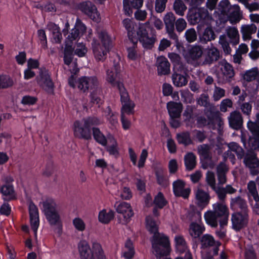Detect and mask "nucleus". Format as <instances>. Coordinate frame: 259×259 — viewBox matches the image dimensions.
Returning <instances> with one entry per match:
<instances>
[{"label": "nucleus", "mask_w": 259, "mask_h": 259, "mask_svg": "<svg viewBox=\"0 0 259 259\" xmlns=\"http://www.w3.org/2000/svg\"><path fill=\"white\" fill-rule=\"evenodd\" d=\"M101 124L100 120L95 116H89L81 120H76L73 124L74 136L79 139H92V130L93 126Z\"/></svg>", "instance_id": "1"}, {"label": "nucleus", "mask_w": 259, "mask_h": 259, "mask_svg": "<svg viewBox=\"0 0 259 259\" xmlns=\"http://www.w3.org/2000/svg\"><path fill=\"white\" fill-rule=\"evenodd\" d=\"M136 41H131L135 42V46H137L139 41L144 49L152 50L157 41L156 30L154 28L146 29L144 26L138 27L136 30Z\"/></svg>", "instance_id": "2"}, {"label": "nucleus", "mask_w": 259, "mask_h": 259, "mask_svg": "<svg viewBox=\"0 0 259 259\" xmlns=\"http://www.w3.org/2000/svg\"><path fill=\"white\" fill-rule=\"evenodd\" d=\"M78 250L81 259H95L94 253L97 259H106L101 244L97 242L93 243L92 250L85 241H81L78 244Z\"/></svg>", "instance_id": "3"}, {"label": "nucleus", "mask_w": 259, "mask_h": 259, "mask_svg": "<svg viewBox=\"0 0 259 259\" xmlns=\"http://www.w3.org/2000/svg\"><path fill=\"white\" fill-rule=\"evenodd\" d=\"M152 247L156 254L160 256H166L170 252V242L168 237L162 233L153 235L151 238Z\"/></svg>", "instance_id": "4"}, {"label": "nucleus", "mask_w": 259, "mask_h": 259, "mask_svg": "<svg viewBox=\"0 0 259 259\" xmlns=\"http://www.w3.org/2000/svg\"><path fill=\"white\" fill-rule=\"evenodd\" d=\"M197 103L201 106H203L206 108L205 114L211 122L217 120L219 122V125L220 126L223 124V119L220 116V111L217 110L215 107L212 104H210L208 96L206 94H202L200 97L197 99Z\"/></svg>", "instance_id": "5"}, {"label": "nucleus", "mask_w": 259, "mask_h": 259, "mask_svg": "<svg viewBox=\"0 0 259 259\" xmlns=\"http://www.w3.org/2000/svg\"><path fill=\"white\" fill-rule=\"evenodd\" d=\"M38 84L48 92H51L54 90V83L51 78L49 71L45 68L39 69L38 75L36 77Z\"/></svg>", "instance_id": "6"}, {"label": "nucleus", "mask_w": 259, "mask_h": 259, "mask_svg": "<svg viewBox=\"0 0 259 259\" xmlns=\"http://www.w3.org/2000/svg\"><path fill=\"white\" fill-rule=\"evenodd\" d=\"M76 86L82 93L88 92L99 85L96 76H82L79 78L75 83Z\"/></svg>", "instance_id": "7"}, {"label": "nucleus", "mask_w": 259, "mask_h": 259, "mask_svg": "<svg viewBox=\"0 0 259 259\" xmlns=\"http://www.w3.org/2000/svg\"><path fill=\"white\" fill-rule=\"evenodd\" d=\"M231 220L232 228L236 231H240L247 226L249 221V214L234 211L231 214Z\"/></svg>", "instance_id": "8"}, {"label": "nucleus", "mask_w": 259, "mask_h": 259, "mask_svg": "<svg viewBox=\"0 0 259 259\" xmlns=\"http://www.w3.org/2000/svg\"><path fill=\"white\" fill-rule=\"evenodd\" d=\"M243 159L244 164L246 167L250 169L251 174L253 175H257L259 162L257 154L252 150H247Z\"/></svg>", "instance_id": "9"}, {"label": "nucleus", "mask_w": 259, "mask_h": 259, "mask_svg": "<svg viewBox=\"0 0 259 259\" xmlns=\"http://www.w3.org/2000/svg\"><path fill=\"white\" fill-rule=\"evenodd\" d=\"M214 213L219 217L220 225L221 227L227 225L229 215V209L224 202H217L212 205Z\"/></svg>", "instance_id": "10"}, {"label": "nucleus", "mask_w": 259, "mask_h": 259, "mask_svg": "<svg viewBox=\"0 0 259 259\" xmlns=\"http://www.w3.org/2000/svg\"><path fill=\"white\" fill-rule=\"evenodd\" d=\"M197 32L202 43H206L207 41L214 40L216 35L211 26L201 22L198 24Z\"/></svg>", "instance_id": "11"}, {"label": "nucleus", "mask_w": 259, "mask_h": 259, "mask_svg": "<svg viewBox=\"0 0 259 259\" xmlns=\"http://www.w3.org/2000/svg\"><path fill=\"white\" fill-rule=\"evenodd\" d=\"M78 8L79 10L93 21L98 22L100 20V14L98 12L97 8L92 2L87 1L80 3Z\"/></svg>", "instance_id": "12"}, {"label": "nucleus", "mask_w": 259, "mask_h": 259, "mask_svg": "<svg viewBox=\"0 0 259 259\" xmlns=\"http://www.w3.org/2000/svg\"><path fill=\"white\" fill-rule=\"evenodd\" d=\"M163 21L169 37L177 43L178 42V37L174 32L176 17L174 13L172 12L167 13L163 17Z\"/></svg>", "instance_id": "13"}, {"label": "nucleus", "mask_w": 259, "mask_h": 259, "mask_svg": "<svg viewBox=\"0 0 259 259\" xmlns=\"http://www.w3.org/2000/svg\"><path fill=\"white\" fill-rule=\"evenodd\" d=\"M230 206L231 209L235 211L249 213L247 201L240 196L231 199Z\"/></svg>", "instance_id": "14"}, {"label": "nucleus", "mask_w": 259, "mask_h": 259, "mask_svg": "<svg viewBox=\"0 0 259 259\" xmlns=\"http://www.w3.org/2000/svg\"><path fill=\"white\" fill-rule=\"evenodd\" d=\"M173 192L176 197H182L185 199L188 198L190 193V189H185V183L181 180L175 181L173 184Z\"/></svg>", "instance_id": "15"}, {"label": "nucleus", "mask_w": 259, "mask_h": 259, "mask_svg": "<svg viewBox=\"0 0 259 259\" xmlns=\"http://www.w3.org/2000/svg\"><path fill=\"white\" fill-rule=\"evenodd\" d=\"M29 213L31 227L36 235L39 223L38 211L36 206L32 202L29 206Z\"/></svg>", "instance_id": "16"}, {"label": "nucleus", "mask_w": 259, "mask_h": 259, "mask_svg": "<svg viewBox=\"0 0 259 259\" xmlns=\"http://www.w3.org/2000/svg\"><path fill=\"white\" fill-rule=\"evenodd\" d=\"M120 70V66L118 62H114L113 68L112 70L108 69L106 71L107 81L110 83L113 87H117L118 83H123L117 80L118 74Z\"/></svg>", "instance_id": "17"}, {"label": "nucleus", "mask_w": 259, "mask_h": 259, "mask_svg": "<svg viewBox=\"0 0 259 259\" xmlns=\"http://www.w3.org/2000/svg\"><path fill=\"white\" fill-rule=\"evenodd\" d=\"M93 52L96 60L98 61H104L107 58V54L109 51L101 46V44L94 40L92 44Z\"/></svg>", "instance_id": "18"}, {"label": "nucleus", "mask_w": 259, "mask_h": 259, "mask_svg": "<svg viewBox=\"0 0 259 259\" xmlns=\"http://www.w3.org/2000/svg\"><path fill=\"white\" fill-rule=\"evenodd\" d=\"M156 66L158 75H166L170 73V63L164 56L158 57L156 59Z\"/></svg>", "instance_id": "19"}, {"label": "nucleus", "mask_w": 259, "mask_h": 259, "mask_svg": "<svg viewBox=\"0 0 259 259\" xmlns=\"http://www.w3.org/2000/svg\"><path fill=\"white\" fill-rule=\"evenodd\" d=\"M116 210L118 213L122 215L126 223L130 221L134 214L130 204L125 202L119 203L116 206Z\"/></svg>", "instance_id": "20"}, {"label": "nucleus", "mask_w": 259, "mask_h": 259, "mask_svg": "<svg viewBox=\"0 0 259 259\" xmlns=\"http://www.w3.org/2000/svg\"><path fill=\"white\" fill-rule=\"evenodd\" d=\"M166 107L171 118L180 117L183 110V105L181 102L170 101L167 103Z\"/></svg>", "instance_id": "21"}, {"label": "nucleus", "mask_w": 259, "mask_h": 259, "mask_svg": "<svg viewBox=\"0 0 259 259\" xmlns=\"http://www.w3.org/2000/svg\"><path fill=\"white\" fill-rule=\"evenodd\" d=\"M230 126L236 130L241 128L243 125V118L241 113L237 111H234L230 113L229 117Z\"/></svg>", "instance_id": "22"}, {"label": "nucleus", "mask_w": 259, "mask_h": 259, "mask_svg": "<svg viewBox=\"0 0 259 259\" xmlns=\"http://www.w3.org/2000/svg\"><path fill=\"white\" fill-rule=\"evenodd\" d=\"M229 168L225 163L221 162L216 167V174L218 181V185H223L227 182V174Z\"/></svg>", "instance_id": "23"}, {"label": "nucleus", "mask_w": 259, "mask_h": 259, "mask_svg": "<svg viewBox=\"0 0 259 259\" xmlns=\"http://www.w3.org/2000/svg\"><path fill=\"white\" fill-rule=\"evenodd\" d=\"M143 0H131L130 5L129 0H123V11L124 14L127 16H131L133 14L132 9H139L143 5Z\"/></svg>", "instance_id": "24"}, {"label": "nucleus", "mask_w": 259, "mask_h": 259, "mask_svg": "<svg viewBox=\"0 0 259 259\" xmlns=\"http://www.w3.org/2000/svg\"><path fill=\"white\" fill-rule=\"evenodd\" d=\"M221 57L220 51L215 47H212L206 51L204 63L211 64L219 60Z\"/></svg>", "instance_id": "25"}, {"label": "nucleus", "mask_w": 259, "mask_h": 259, "mask_svg": "<svg viewBox=\"0 0 259 259\" xmlns=\"http://www.w3.org/2000/svg\"><path fill=\"white\" fill-rule=\"evenodd\" d=\"M195 195L198 202L197 204L199 206L204 207L208 204L210 199L208 193L205 192L201 189H198L196 192Z\"/></svg>", "instance_id": "26"}, {"label": "nucleus", "mask_w": 259, "mask_h": 259, "mask_svg": "<svg viewBox=\"0 0 259 259\" xmlns=\"http://www.w3.org/2000/svg\"><path fill=\"white\" fill-rule=\"evenodd\" d=\"M1 192L4 196V200L9 201L17 199V194L13 186L3 185L1 188Z\"/></svg>", "instance_id": "27"}, {"label": "nucleus", "mask_w": 259, "mask_h": 259, "mask_svg": "<svg viewBox=\"0 0 259 259\" xmlns=\"http://www.w3.org/2000/svg\"><path fill=\"white\" fill-rule=\"evenodd\" d=\"M206 14L200 10H192L188 15L189 22L193 24H198L203 20Z\"/></svg>", "instance_id": "28"}, {"label": "nucleus", "mask_w": 259, "mask_h": 259, "mask_svg": "<svg viewBox=\"0 0 259 259\" xmlns=\"http://www.w3.org/2000/svg\"><path fill=\"white\" fill-rule=\"evenodd\" d=\"M203 54L202 48L195 46L189 49L185 55V58L188 61H196L200 58Z\"/></svg>", "instance_id": "29"}, {"label": "nucleus", "mask_w": 259, "mask_h": 259, "mask_svg": "<svg viewBox=\"0 0 259 259\" xmlns=\"http://www.w3.org/2000/svg\"><path fill=\"white\" fill-rule=\"evenodd\" d=\"M122 24L127 32V36L131 41H136L135 23L130 19L126 18L122 21Z\"/></svg>", "instance_id": "30"}, {"label": "nucleus", "mask_w": 259, "mask_h": 259, "mask_svg": "<svg viewBox=\"0 0 259 259\" xmlns=\"http://www.w3.org/2000/svg\"><path fill=\"white\" fill-rule=\"evenodd\" d=\"M211 148L208 144H202L198 146L197 151L201 159L205 161H212Z\"/></svg>", "instance_id": "31"}, {"label": "nucleus", "mask_w": 259, "mask_h": 259, "mask_svg": "<svg viewBox=\"0 0 259 259\" xmlns=\"http://www.w3.org/2000/svg\"><path fill=\"white\" fill-rule=\"evenodd\" d=\"M257 27L254 24L250 25H243L241 28V32L244 40H249L251 38V34L255 33Z\"/></svg>", "instance_id": "32"}, {"label": "nucleus", "mask_w": 259, "mask_h": 259, "mask_svg": "<svg viewBox=\"0 0 259 259\" xmlns=\"http://www.w3.org/2000/svg\"><path fill=\"white\" fill-rule=\"evenodd\" d=\"M99 38L101 41V46L110 51L112 47L111 38L105 31H101L99 33Z\"/></svg>", "instance_id": "33"}, {"label": "nucleus", "mask_w": 259, "mask_h": 259, "mask_svg": "<svg viewBox=\"0 0 259 259\" xmlns=\"http://www.w3.org/2000/svg\"><path fill=\"white\" fill-rule=\"evenodd\" d=\"M229 150L234 152L238 159H242L245 157L246 152L243 148L239 144L236 142H231L228 144Z\"/></svg>", "instance_id": "34"}, {"label": "nucleus", "mask_w": 259, "mask_h": 259, "mask_svg": "<svg viewBox=\"0 0 259 259\" xmlns=\"http://www.w3.org/2000/svg\"><path fill=\"white\" fill-rule=\"evenodd\" d=\"M91 93L90 98L91 102L94 104H99L102 100V97L103 96L102 89L101 87L97 86L93 89Z\"/></svg>", "instance_id": "35"}, {"label": "nucleus", "mask_w": 259, "mask_h": 259, "mask_svg": "<svg viewBox=\"0 0 259 259\" xmlns=\"http://www.w3.org/2000/svg\"><path fill=\"white\" fill-rule=\"evenodd\" d=\"M73 52L74 48L72 45L66 43L64 50L63 60L65 64L69 65L71 63L73 59Z\"/></svg>", "instance_id": "36"}, {"label": "nucleus", "mask_w": 259, "mask_h": 259, "mask_svg": "<svg viewBox=\"0 0 259 259\" xmlns=\"http://www.w3.org/2000/svg\"><path fill=\"white\" fill-rule=\"evenodd\" d=\"M42 207V211L45 215L58 211L57 210V204L55 201L52 199H48L44 201Z\"/></svg>", "instance_id": "37"}, {"label": "nucleus", "mask_w": 259, "mask_h": 259, "mask_svg": "<svg viewBox=\"0 0 259 259\" xmlns=\"http://www.w3.org/2000/svg\"><path fill=\"white\" fill-rule=\"evenodd\" d=\"M188 74H172L171 79L174 84L177 87H182L188 83L187 76Z\"/></svg>", "instance_id": "38"}, {"label": "nucleus", "mask_w": 259, "mask_h": 259, "mask_svg": "<svg viewBox=\"0 0 259 259\" xmlns=\"http://www.w3.org/2000/svg\"><path fill=\"white\" fill-rule=\"evenodd\" d=\"M185 165L188 170H192L196 165V157L192 152L187 153L184 157Z\"/></svg>", "instance_id": "39"}, {"label": "nucleus", "mask_w": 259, "mask_h": 259, "mask_svg": "<svg viewBox=\"0 0 259 259\" xmlns=\"http://www.w3.org/2000/svg\"><path fill=\"white\" fill-rule=\"evenodd\" d=\"M205 228L196 223L192 222L190 225L189 233L194 238H197L203 233Z\"/></svg>", "instance_id": "40"}, {"label": "nucleus", "mask_w": 259, "mask_h": 259, "mask_svg": "<svg viewBox=\"0 0 259 259\" xmlns=\"http://www.w3.org/2000/svg\"><path fill=\"white\" fill-rule=\"evenodd\" d=\"M204 218L207 224L214 228L218 226V223L220 219L212 210H209L205 212Z\"/></svg>", "instance_id": "41"}, {"label": "nucleus", "mask_w": 259, "mask_h": 259, "mask_svg": "<svg viewBox=\"0 0 259 259\" xmlns=\"http://www.w3.org/2000/svg\"><path fill=\"white\" fill-rule=\"evenodd\" d=\"M96 126H93L92 133L95 141L98 143L101 144L103 146H105L107 144V139L105 136L101 132L100 129L96 127Z\"/></svg>", "instance_id": "42"}, {"label": "nucleus", "mask_w": 259, "mask_h": 259, "mask_svg": "<svg viewBox=\"0 0 259 259\" xmlns=\"http://www.w3.org/2000/svg\"><path fill=\"white\" fill-rule=\"evenodd\" d=\"M114 217V213L113 210H109L107 212L105 209H103L100 211L98 215V219L99 222L103 224L109 223Z\"/></svg>", "instance_id": "43"}, {"label": "nucleus", "mask_w": 259, "mask_h": 259, "mask_svg": "<svg viewBox=\"0 0 259 259\" xmlns=\"http://www.w3.org/2000/svg\"><path fill=\"white\" fill-rule=\"evenodd\" d=\"M176 138L179 144H183L185 146L193 144L190 134L188 132L178 134Z\"/></svg>", "instance_id": "44"}, {"label": "nucleus", "mask_w": 259, "mask_h": 259, "mask_svg": "<svg viewBox=\"0 0 259 259\" xmlns=\"http://www.w3.org/2000/svg\"><path fill=\"white\" fill-rule=\"evenodd\" d=\"M227 34L230 38V43L236 45L239 42L238 31L235 27H229L227 29Z\"/></svg>", "instance_id": "45"}, {"label": "nucleus", "mask_w": 259, "mask_h": 259, "mask_svg": "<svg viewBox=\"0 0 259 259\" xmlns=\"http://www.w3.org/2000/svg\"><path fill=\"white\" fill-rule=\"evenodd\" d=\"M155 176L157 183L163 187H167L169 185L168 179L166 176V174H164L163 171L161 169H159L155 171Z\"/></svg>", "instance_id": "46"}, {"label": "nucleus", "mask_w": 259, "mask_h": 259, "mask_svg": "<svg viewBox=\"0 0 259 259\" xmlns=\"http://www.w3.org/2000/svg\"><path fill=\"white\" fill-rule=\"evenodd\" d=\"M259 76V71L257 67L246 71L243 75V78L247 82L255 80Z\"/></svg>", "instance_id": "47"}, {"label": "nucleus", "mask_w": 259, "mask_h": 259, "mask_svg": "<svg viewBox=\"0 0 259 259\" xmlns=\"http://www.w3.org/2000/svg\"><path fill=\"white\" fill-rule=\"evenodd\" d=\"M173 9L179 16H183L187 10V7L182 0H175L173 5Z\"/></svg>", "instance_id": "48"}, {"label": "nucleus", "mask_w": 259, "mask_h": 259, "mask_svg": "<svg viewBox=\"0 0 259 259\" xmlns=\"http://www.w3.org/2000/svg\"><path fill=\"white\" fill-rule=\"evenodd\" d=\"M200 242L203 248L213 246L216 243L213 237L209 234H205L200 239Z\"/></svg>", "instance_id": "49"}, {"label": "nucleus", "mask_w": 259, "mask_h": 259, "mask_svg": "<svg viewBox=\"0 0 259 259\" xmlns=\"http://www.w3.org/2000/svg\"><path fill=\"white\" fill-rule=\"evenodd\" d=\"M146 222L147 224V228L150 233L154 235L159 233L158 232V227L156 225L155 221L151 217H147L146 218Z\"/></svg>", "instance_id": "50"}, {"label": "nucleus", "mask_w": 259, "mask_h": 259, "mask_svg": "<svg viewBox=\"0 0 259 259\" xmlns=\"http://www.w3.org/2000/svg\"><path fill=\"white\" fill-rule=\"evenodd\" d=\"M146 222L147 224V228L150 233L154 235L159 233L158 232V227L156 225L155 221L151 217H147L146 218Z\"/></svg>", "instance_id": "51"}, {"label": "nucleus", "mask_w": 259, "mask_h": 259, "mask_svg": "<svg viewBox=\"0 0 259 259\" xmlns=\"http://www.w3.org/2000/svg\"><path fill=\"white\" fill-rule=\"evenodd\" d=\"M153 203L158 208L162 209L166 205L167 201L165 199L163 193L159 192L154 197Z\"/></svg>", "instance_id": "52"}, {"label": "nucleus", "mask_w": 259, "mask_h": 259, "mask_svg": "<svg viewBox=\"0 0 259 259\" xmlns=\"http://www.w3.org/2000/svg\"><path fill=\"white\" fill-rule=\"evenodd\" d=\"M45 216L51 226L58 225L61 223L60 215L58 211L50 213Z\"/></svg>", "instance_id": "53"}, {"label": "nucleus", "mask_w": 259, "mask_h": 259, "mask_svg": "<svg viewBox=\"0 0 259 259\" xmlns=\"http://www.w3.org/2000/svg\"><path fill=\"white\" fill-rule=\"evenodd\" d=\"M120 95L121 103L131 101L128 93L124 88L123 83H118L117 87Z\"/></svg>", "instance_id": "54"}, {"label": "nucleus", "mask_w": 259, "mask_h": 259, "mask_svg": "<svg viewBox=\"0 0 259 259\" xmlns=\"http://www.w3.org/2000/svg\"><path fill=\"white\" fill-rule=\"evenodd\" d=\"M247 189L250 195L253 197L256 202H258L259 201V196L255 182L252 181H250L247 184Z\"/></svg>", "instance_id": "55"}, {"label": "nucleus", "mask_w": 259, "mask_h": 259, "mask_svg": "<svg viewBox=\"0 0 259 259\" xmlns=\"http://www.w3.org/2000/svg\"><path fill=\"white\" fill-rule=\"evenodd\" d=\"M223 74L227 79H230L235 75L233 66L229 63L226 62L224 65Z\"/></svg>", "instance_id": "56"}, {"label": "nucleus", "mask_w": 259, "mask_h": 259, "mask_svg": "<svg viewBox=\"0 0 259 259\" xmlns=\"http://www.w3.org/2000/svg\"><path fill=\"white\" fill-rule=\"evenodd\" d=\"M52 30L53 37L55 42L57 44L61 43L62 39V33L60 32V28L58 25L53 24Z\"/></svg>", "instance_id": "57"}, {"label": "nucleus", "mask_w": 259, "mask_h": 259, "mask_svg": "<svg viewBox=\"0 0 259 259\" xmlns=\"http://www.w3.org/2000/svg\"><path fill=\"white\" fill-rule=\"evenodd\" d=\"M13 81L9 76H1L0 88L6 89L13 85Z\"/></svg>", "instance_id": "58"}, {"label": "nucleus", "mask_w": 259, "mask_h": 259, "mask_svg": "<svg viewBox=\"0 0 259 259\" xmlns=\"http://www.w3.org/2000/svg\"><path fill=\"white\" fill-rule=\"evenodd\" d=\"M206 182L212 190H214L216 187V181L214 174L212 171H208L206 175Z\"/></svg>", "instance_id": "59"}, {"label": "nucleus", "mask_w": 259, "mask_h": 259, "mask_svg": "<svg viewBox=\"0 0 259 259\" xmlns=\"http://www.w3.org/2000/svg\"><path fill=\"white\" fill-rule=\"evenodd\" d=\"M248 144L250 148L249 150H259V137H249Z\"/></svg>", "instance_id": "60"}, {"label": "nucleus", "mask_w": 259, "mask_h": 259, "mask_svg": "<svg viewBox=\"0 0 259 259\" xmlns=\"http://www.w3.org/2000/svg\"><path fill=\"white\" fill-rule=\"evenodd\" d=\"M247 127L251 133L252 137H259V125L257 123L249 121L247 123Z\"/></svg>", "instance_id": "61"}, {"label": "nucleus", "mask_w": 259, "mask_h": 259, "mask_svg": "<svg viewBox=\"0 0 259 259\" xmlns=\"http://www.w3.org/2000/svg\"><path fill=\"white\" fill-rule=\"evenodd\" d=\"M72 223L75 228L78 231L82 232L85 230V224L81 219L75 218L73 220Z\"/></svg>", "instance_id": "62"}, {"label": "nucleus", "mask_w": 259, "mask_h": 259, "mask_svg": "<svg viewBox=\"0 0 259 259\" xmlns=\"http://www.w3.org/2000/svg\"><path fill=\"white\" fill-rule=\"evenodd\" d=\"M195 107L192 105H187L183 113V116L185 117V120L190 121L193 118V112Z\"/></svg>", "instance_id": "63"}, {"label": "nucleus", "mask_w": 259, "mask_h": 259, "mask_svg": "<svg viewBox=\"0 0 259 259\" xmlns=\"http://www.w3.org/2000/svg\"><path fill=\"white\" fill-rule=\"evenodd\" d=\"M186 71L187 69L182 62L174 64L172 74H184L187 75Z\"/></svg>", "instance_id": "64"}]
</instances>
